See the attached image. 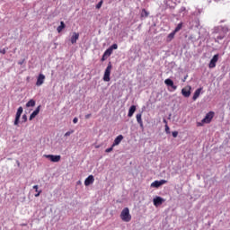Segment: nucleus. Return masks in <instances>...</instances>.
<instances>
[{"label":"nucleus","mask_w":230,"mask_h":230,"mask_svg":"<svg viewBox=\"0 0 230 230\" xmlns=\"http://www.w3.org/2000/svg\"><path fill=\"white\" fill-rule=\"evenodd\" d=\"M113 148H114V146H111V147L107 148V149L105 150V152H106L107 154H109V153L112 152Z\"/></svg>","instance_id":"c756f323"},{"label":"nucleus","mask_w":230,"mask_h":230,"mask_svg":"<svg viewBox=\"0 0 230 230\" xmlns=\"http://www.w3.org/2000/svg\"><path fill=\"white\" fill-rule=\"evenodd\" d=\"M22 119L24 123H26V121H28V116H26V114L22 115Z\"/></svg>","instance_id":"473e14b6"},{"label":"nucleus","mask_w":230,"mask_h":230,"mask_svg":"<svg viewBox=\"0 0 230 230\" xmlns=\"http://www.w3.org/2000/svg\"><path fill=\"white\" fill-rule=\"evenodd\" d=\"M0 53L2 55H6V49H0Z\"/></svg>","instance_id":"7c9ffc66"},{"label":"nucleus","mask_w":230,"mask_h":230,"mask_svg":"<svg viewBox=\"0 0 230 230\" xmlns=\"http://www.w3.org/2000/svg\"><path fill=\"white\" fill-rule=\"evenodd\" d=\"M33 190H35L36 193H39V185H34Z\"/></svg>","instance_id":"72a5a7b5"},{"label":"nucleus","mask_w":230,"mask_h":230,"mask_svg":"<svg viewBox=\"0 0 230 230\" xmlns=\"http://www.w3.org/2000/svg\"><path fill=\"white\" fill-rule=\"evenodd\" d=\"M148 15V12L146 10L143 9L141 13V17H146Z\"/></svg>","instance_id":"a878e982"},{"label":"nucleus","mask_w":230,"mask_h":230,"mask_svg":"<svg viewBox=\"0 0 230 230\" xmlns=\"http://www.w3.org/2000/svg\"><path fill=\"white\" fill-rule=\"evenodd\" d=\"M153 202H164V199L161 197H155L154 199H153Z\"/></svg>","instance_id":"5701e85b"},{"label":"nucleus","mask_w":230,"mask_h":230,"mask_svg":"<svg viewBox=\"0 0 230 230\" xmlns=\"http://www.w3.org/2000/svg\"><path fill=\"white\" fill-rule=\"evenodd\" d=\"M35 100L31 99L27 103H26V107H35Z\"/></svg>","instance_id":"412c9836"},{"label":"nucleus","mask_w":230,"mask_h":230,"mask_svg":"<svg viewBox=\"0 0 230 230\" xmlns=\"http://www.w3.org/2000/svg\"><path fill=\"white\" fill-rule=\"evenodd\" d=\"M94 183V176L93 174L89 175L85 180H84V186H91V184Z\"/></svg>","instance_id":"9b49d317"},{"label":"nucleus","mask_w":230,"mask_h":230,"mask_svg":"<svg viewBox=\"0 0 230 230\" xmlns=\"http://www.w3.org/2000/svg\"><path fill=\"white\" fill-rule=\"evenodd\" d=\"M121 141H123V135H119L115 138V140H114V142L112 144V146H118V145H119V143H121Z\"/></svg>","instance_id":"2eb2a0df"},{"label":"nucleus","mask_w":230,"mask_h":230,"mask_svg":"<svg viewBox=\"0 0 230 230\" xmlns=\"http://www.w3.org/2000/svg\"><path fill=\"white\" fill-rule=\"evenodd\" d=\"M80 39V34L77 32H73L70 38L71 44H76V40Z\"/></svg>","instance_id":"ddd939ff"},{"label":"nucleus","mask_w":230,"mask_h":230,"mask_svg":"<svg viewBox=\"0 0 230 230\" xmlns=\"http://www.w3.org/2000/svg\"><path fill=\"white\" fill-rule=\"evenodd\" d=\"M120 219L122 222H130L132 220V215H130V210L128 208H124L120 213Z\"/></svg>","instance_id":"7ed1b4c3"},{"label":"nucleus","mask_w":230,"mask_h":230,"mask_svg":"<svg viewBox=\"0 0 230 230\" xmlns=\"http://www.w3.org/2000/svg\"><path fill=\"white\" fill-rule=\"evenodd\" d=\"M84 118H85V119H89V118H91V113L86 114V115L84 116Z\"/></svg>","instance_id":"ea45409f"},{"label":"nucleus","mask_w":230,"mask_h":230,"mask_svg":"<svg viewBox=\"0 0 230 230\" xmlns=\"http://www.w3.org/2000/svg\"><path fill=\"white\" fill-rule=\"evenodd\" d=\"M73 123H75V124H76V123H78V118H74V119H73Z\"/></svg>","instance_id":"58836bf2"},{"label":"nucleus","mask_w":230,"mask_h":230,"mask_svg":"<svg viewBox=\"0 0 230 230\" xmlns=\"http://www.w3.org/2000/svg\"><path fill=\"white\" fill-rule=\"evenodd\" d=\"M180 12H181V13H183V15H186V7H181V8L180 9Z\"/></svg>","instance_id":"c85d7f7f"},{"label":"nucleus","mask_w":230,"mask_h":230,"mask_svg":"<svg viewBox=\"0 0 230 230\" xmlns=\"http://www.w3.org/2000/svg\"><path fill=\"white\" fill-rule=\"evenodd\" d=\"M75 133V130H69L67 132L65 133L64 137H69V136H71V134H74Z\"/></svg>","instance_id":"b1692460"},{"label":"nucleus","mask_w":230,"mask_h":230,"mask_svg":"<svg viewBox=\"0 0 230 230\" xmlns=\"http://www.w3.org/2000/svg\"><path fill=\"white\" fill-rule=\"evenodd\" d=\"M45 80H46V75H44V74H40L37 77V82H36L37 87H40V85L44 84Z\"/></svg>","instance_id":"9d476101"},{"label":"nucleus","mask_w":230,"mask_h":230,"mask_svg":"<svg viewBox=\"0 0 230 230\" xmlns=\"http://www.w3.org/2000/svg\"><path fill=\"white\" fill-rule=\"evenodd\" d=\"M177 32L176 31H172L171 32L168 36H167V42H172V40H173V38L175 37V34Z\"/></svg>","instance_id":"6ab92c4d"},{"label":"nucleus","mask_w":230,"mask_h":230,"mask_svg":"<svg viewBox=\"0 0 230 230\" xmlns=\"http://www.w3.org/2000/svg\"><path fill=\"white\" fill-rule=\"evenodd\" d=\"M111 71H112V64L109 63L102 78L104 82H111Z\"/></svg>","instance_id":"20e7f679"},{"label":"nucleus","mask_w":230,"mask_h":230,"mask_svg":"<svg viewBox=\"0 0 230 230\" xmlns=\"http://www.w3.org/2000/svg\"><path fill=\"white\" fill-rule=\"evenodd\" d=\"M181 28H182V23H179L175 28L174 31L177 33V31H180Z\"/></svg>","instance_id":"393cba45"},{"label":"nucleus","mask_w":230,"mask_h":230,"mask_svg":"<svg viewBox=\"0 0 230 230\" xmlns=\"http://www.w3.org/2000/svg\"><path fill=\"white\" fill-rule=\"evenodd\" d=\"M177 136H179V132L173 131V132H172V137H177Z\"/></svg>","instance_id":"e433bc0d"},{"label":"nucleus","mask_w":230,"mask_h":230,"mask_svg":"<svg viewBox=\"0 0 230 230\" xmlns=\"http://www.w3.org/2000/svg\"><path fill=\"white\" fill-rule=\"evenodd\" d=\"M111 55H112V49H107L104 52V57H111Z\"/></svg>","instance_id":"4be33fe9"},{"label":"nucleus","mask_w":230,"mask_h":230,"mask_svg":"<svg viewBox=\"0 0 230 230\" xmlns=\"http://www.w3.org/2000/svg\"><path fill=\"white\" fill-rule=\"evenodd\" d=\"M110 49H111V51H114V49H118V44H113L110 47Z\"/></svg>","instance_id":"cd10ccee"},{"label":"nucleus","mask_w":230,"mask_h":230,"mask_svg":"<svg viewBox=\"0 0 230 230\" xmlns=\"http://www.w3.org/2000/svg\"><path fill=\"white\" fill-rule=\"evenodd\" d=\"M164 84L165 85H168V87H172V91L177 90V85L173 84V81L172 79H165Z\"/></svg>","instance_id":"f8f14e48"},{"label":"nucleus","mask_w":230,"mask_h":230,"mask_svg":"<svg viewBox=\"0 0 230 230\" xmlns=\"http://www.w3.org/2000/svg\"><path fill=\"white\" fill-rule=\"evenodd\" d=\"M18 64H19L20 66H22V65L24 64V60L19 61Z\"/></svg>","instance_id":"a19ab883"},{"label":"nucleus","mask_w":230,"mask_h":230,"mask_svg":"<svg viewBox=\"0 0 230 230\" xmlns=\"http://www.w3.org/2000/svg\"><path fill=\"white\" fill-rule=\"evenodd\" d=\"M226 31L227 28L226 27H215L213 30V35L216 42H220L226 37Z\"/></svg>","instance_id":"f257e3e1"},{"label":"nucleus","mask_w":230,"mask_h":230,"mask_svg":"<svg viewBox=\"0 0 230 230\" xmlns=\"http://www.w3.org/2000/svg\"><path fill=\"white\" fill-rule=\"evenodd\" d=\"M134 112H136V105H132L129 110H128V118H132V116H134Z\"/></svg>","instance_id":"f3484780"},{"label":"nucleus","mask_w":230,"mask_h":230,"mask_svg":"<svg viewBox=\"0 0 230 230\" xmlns=\"http://www.w3.org/2000/svg\"><path fill=\"white\" fill-rule=\"evenodd\" d=\"M102 4H103V0H101V1L96 4L97 10H100V8H102Z\"/></svg>","instance_id":"bb28decb"},{"label":"nucleus","mask_w":230,"mask_h":230,"mask_svg":"<svg viewBox=\"0 0 230 230\" xmlns=\"http://www.w3.org/2000/svg\"><path fill=\"white\" fill-rule=\"evenodd\" d=\"M214 116L215 112L213 111L207 113L205 118L200 122H197V127H204V125L211 123V119H213Z\"/></svg>","instance_id":"f03ea898"},{"label":"nucleus","mask_w":230,"mask_h":230,"mask_svg":"<svg viewBox=\"0 0 230 230\" xmlns=\"http://www.w3.org/2000/svg\"><path fill=\"white\" fill-rule=\"evenodd\" d=\"M166 182H168L166 180L155 181L151 183V188H161Z\"/></svg>","instance_id":"1a4fd4ad"},{"label":"nucleus","mask_w":230,"mask_h":230,"mask_svg":"<svg viewBox=\"0 0 230 230\" xmlns=\"http://www.w3.org/2000/svg\"><path fill=\"white\" fill-rule=\"evenodd\" d=\"M39 112H40V106H38L36 110L31 114L29 118L30 121L34 119V118H37V116H39Z\"/></svg>","instance_id":"4468645a"},{"label":"nucleus","mask_w":230,"mask_h":230,"mask_svg":"<svg viewBox=\"0 0 230 230\" xmlns=\"http://www.w3.org/2000/svg\"><path fill=\"white\" fill-rule=\"evenodd\" d=\"M181 94L185 98H190L191 96V86L187 85L184 88L181 89Z\"/></svg>","instance_id":"0eeeda50"},{"label":"nucleus","mask_w":230,"mask_h":230,"mask_svg":"<svg viewBox=\"0 0 230 230\" xmlns=\"http://www.w3.org/2000/svg\"><path fill=\"white\" fill-rule=\"evenodd\" d=\"M155 208H159V206H161V204H163V202H155L154 203Z\"/></svg>","instance_id":"c9c22d12"},{"label":"nucleus","mask_w":230,"mask_h":230,"mask_svg":"<svg viewBox=\"0 0 230 230\" xmlns=\"http://www.w3.org/2000/svg\"><path fill=\"white\" fill-rule=\"evenodd\" d=\"M43 157L49 159L51 163H60L62 156L60 155H44Z\"/></svg>","instance_id":"39448f33"},{"label":"nucleus","mask_w":230,"mask_h":230,"mask_svg":"<svg viewBox=\"0 0 230 230\" xmlns=\"http://www.w3.org/2000/svg\"><path fill=\"white\" fill-rule=\"evenodd\" d=\"M108 57L105 56V54L102 55V62H105V60H107Z\"/></svg>","instance_id":"f704fd0d"},{"label":"nucleus","mask_w":230,"mask_h":230,"mask_svg":"<svg viewBox=\"0 0 230 230\" xmlns=\"http://www.w3.org/2000/svg\"><path fill=\"white\" fill-rule=\"evenodd\" d=\"M165 132L166 134H170V127H168V125H165Z\"/></svg>","instance_id":"2f4dec72"},{"label":"nucleus","mask_w":230,"mask_h":230,"mask_svg":"<svg viewBox=\"0 0 230 230\" xmlns=\"http://www.w3.org/2000/svg\"><path fill=\"white\" fill-rule=\"evenodd\" d=\"M42 193V190H39L36 194H34V197H39Z\"/></svg>","instance_id":"4c0bfd02"},{"label":"nucleus","mask_w":230,"mask_h":230,"mask_svg":"<svg viewBox=\"0 0 230 230\" xmlns=\"http://www.w3.org/2000/svg\"><path fill=\"white\" fill-rule=\"evenodd\" d=\"M23 112V109L22 106H20L16 111L15 119H14V125L17 127L19 125V121L21 119V116Z\"/></svg>","instance_id":"423d86ee"},{"label":"nucleus","mask_w":230,"mask_h":230,"mask_svg":"<svg viewBox=\"0 0 230 230\" xmlns=\"http://www.w3.org/2000/svg\"><path fill=\"white\" fill-rule=\"evenodd\" d=\"M64 28H66V23H64V22H60V25L57 28L58 33H60Z\"/></svg>","instance_id":"aec40b11"},{"label":"nucleus","mask_w":230,"mask_h":230,"mask_svg":"<svg viewBox=\"0 0 230 230\" xmlns=\"http://www.w3.org/2000/svg\"><path fill=\"white\" fill-rule=\"evenodd\" d=\"M137 121L138 123V125L140 126V128H143V119H142V114L141 113H137Z\"/></svg>","instance_id":"dca6fc26"},{"label":"nucleus","mask_w":230,"mask_h":230,"mask_svg":"<svg viewBox=\"0 0 230 230\" xmlns=\"http://www.w3.org/2000/svg\"><path fill=\"white\" fill-rule=\"evenodd\" d=\"M217 62H218V54H216V55H214V57L212 58V59L210 60V62L208 64L209 69H213V68L217 67Z\"/></svg>","instance_id":"6e6552de"},{"label":"nucleus","mask_w":230,"mask_h":230,"mask_svg":"<svg viewBox=\"0 0 230 230\" xmlns=\"http://www.w3.org/2000/svg\"><path fill=\"white\" fill-rule=\"evenodd\" d=\"M200 93H202V88H199L195 91L194 95L192 97L194 102L199 98V96H200Z\"/></svg>","instance_id":"a211bd4d"}]
</instances>
